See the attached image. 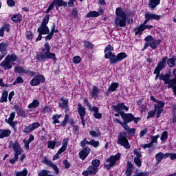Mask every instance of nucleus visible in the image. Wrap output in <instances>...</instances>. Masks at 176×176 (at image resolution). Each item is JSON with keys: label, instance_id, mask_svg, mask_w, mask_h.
Returning <instances> with one entry per match:
<instances>
[{"label": "nucleus", "instance_id": "f257e3e1", "mask_svg": "<svg viewBox=\"0 0 176 176\" xmlns=\"http://www.w3.org/2000/svg\"><path fill=\"white\" fill-rule=\"evenodd\" d=\"M35 58L38 61H45V60H53L54 61H57L56 54L50 52V45L49 43H46L44 45V48L41 52L36 53Z\"/></svg>", "mask_w": 176, "mask_h": 176}, {"label": "nucleus", "instance_id": "f03ea898", "mask_svg": "<svg viewBox=\"0 0 176 176\" xmlns=\"http://www.w3.org/2000/svg\"><path fill=\"white\" fill-rule=\"evenodd\" d=\"M116 17L114 21V24L116 27H126L127 25V14L123 12V10L120 8H117L116 10Z\"/></svg>", "mask_w": 176, "mask_h": 176}, {"label": "nucleus", "instance_id": "7ed1b4c3", "mask_svg": "<svg viewBox=\"0 0 176 176\" xmlns=\"http://www.w3.org/2000/svg\"><path fill=\"white\" fill-rule=\"evenodd\" d=\"M160 80H163L165 85H168V89H173V93L176 96V78L170 80L169 74H161Z\"/></svg>", "mask_w": 176, "mask_h": 176}, {"label": "nucleus", "instance_id": "20e7f679", "mask_svg": "<svg viewBox=\"0 0 176 176\" xmlns=\"http://www.w3.org/2000/svg\"><path fill=\"white\" fill-rule=\"evenodd\" d=\"M117 144L124 146L125 149H130V143H129V140H127V135L126 134V132L120 133Z\"/></svg>", "mask_w": 176, "mask_h": 176}, {"label": "nucleus", "instance_id": "39448f33", "mask_svg": "<svg viewBox=\"0 0 176 176\" xmlns=\"http://www.w3.org/2000/svg\"><path fill=\"white\" fill-rule=\"evenodd\" d=\"M120 115L122 119H123L124 123H130L131 122H134V123L138 124L141 120L140 118H135L131 113H124L123 112H120Z\"/></svg>", "mask_w": 176, "mask_h": 176}, {"label": "nucleus", "instance_id": "423d86ee", "mask_svg": "<svg viewBox=\"0 0 176 176\" xmlns=\"http://www.w3.org/2000/svg\"><path fill=\"white\" fill-rule=\"evenodd\" d=\"M120 157H121L120 153H118L116 155H111L109 159L107 160V163H109V164H104V168H107V170H109L111 167H113V166L116 164V162L120 160Z\"/></svg>", "mask_w": 176, "mask_h": 176}, {"label": "nucleus", "instance_id": "0eeeda50", "mask_svg": "<svg viewBox=\"0 0 176 176\" xmlns=\"http://www.w3.org/2000/svg\"><path fill=\"white\" fill-rule=\"evenodd\" d=\"M112 52H113V47L111 45H108L104 49V57L105 58L110 60V64H112L115 57V54Z\"/></svg>", "mask_w": 176, "mask_h": 176}, {"label": "nucleus", "instance_id": "6e6552de", "mask_svg": "<svg viewBox=\"0 0 176 176\" xmlns=\"http://www.w3.org/2000/svg\"><path fill=\"white\" fill-rule=\"evenodd\" d=\"M10 146L12 148L14 152V156H17L19 157V156L22 155L23 152H24L23 148H21V146L19 144V142L17 141H15L14 143L11 144Z\"/></svg>", "mask_w": 176, "mask_h": 176}, {"label": "nucleus", "instance_id": "1a4fd4ad", "mask_svg": "<svg viewBox=\"0 0 176 176\" xmlns=\"http://www.w3.org/2000/svg\"><path fill=\"white\" fill-rule=\"evenodd\" d=\"M165 103L163 101L158 100L154 105V109L157 113V118H160V115L163 113V108H164Z\"/></svg>", "mask_w": 176, "mask_h": 176}, {"label": "nucleus", "instance_id": "9d476101", "mask_svg": "<svg viewBox=\"0 0 176 176\" xmlns=\"http://www.w3.org/2000/svg\"><path fill=\"white\" fill-rule=\"evenodd\" d=\"M46 79L43 75L37 74L34 78L30 81L31 86H39L41 82V83H45Z\"/></svg>", "mask_w": 176, "mask_h": 176}, {"label": "nucleus", "instance_id": "9b49d317", "mask_svg": "<svg viewBox=\"0 0 176 176\" xmlns=\"http://www.w3.org/2000/svg\"><path fill=\"white\" fill-rule=\"evenodd\" d=\"M98 173V168L89 166L86 170L82 172V175L89 176V175H96Z\"/></svg>", "mask_w": 176, "mask_h": 176}, {"label": "nucleus", "instance_id": "f8f14e48", "mask_svg": "<svg viewBox=\"0 0 176 176\" xmlns=\"http://www.w3.org/2000/svg\"><path fill=\"white\" fill-rule=\"evenodd\" d=\"M40 126L41 124L39 122H34L30 126H25L23 131L28 134V133H32L34 130H36V129H38Z\"/></svg>", "mask_w": 176, "mask_h": 176}, {"label": "nucleus", "instance_id": "ddd939ff", "mask_svg": "<svg viewBox=\"0 0 176 176\" xmlns=\"http://www.w3.org/2000/svg\"><path fill=\"white\" fill-rule=\"evenodd\" d=\"M15 116H16V113L12 112L11 113L9 118L6 119V123L10 124V126H11V127H12L13 129H14V127H16V124H17V122L13 121L14 120Z\"/></svg>", "mask_w": 176, "mask_h": 176}, {"label": "nucleus", "instance_id": "4468645a", "mask_svg": "<svg viewBox=\"0 0 176 176\" xmlns=\"http://www.w3.org/2000/svg\"><path fill=\"white\" fill-rule=\"evenodd\" d=\"M127 57V54L124 52H121L118 54L117 56L115 55V57L113 59V62H111V64H116V63H119V61H122V60H124V58H126Z\"/></svg>", "mask_w": 176, "mask_h": 176}, {"label": "nucleus", "instance_id": "2eb2a0df", "mask_svg": "<svg viewBox=\"0 0 176 176\" xmlns=\"http://www.w3.org/2000/svg\"><path fill=\"white\" fill-rule=\"evenodd\" d=\"M167 56L164 57L162 60L160 61L154 71H157L158 72H160V71H163V69L164 68V67H166V61H167Z\"/></svg>", "mask_w": 176, "mask_h": 176}, {"label": "nucleus", "instance_id": "dca6fc26", "mask_svg": "<svg viewBox=\"0 0 176 176\" xmlns=\"http://www.w3.org/2000/svg\"><path fill=\"white\" fill-rule=\"evenodd\" d=\"M167 157H168V154H167V153L164 154L162 152L157 153L155 155V159L157 160V162L155 163V164L157 166L159 165V163H160L161 161L163 160V159H167Z\"/></svg>", "mask_w": 176, "mask_h": 176}, {"label": "nucleus", "instance_id": "f3484780", "mask_svg": "<svg viewBox=\"0 0 176 176\" xmlns=\"http://www.w3.org/2000/svg\"><path fill=\"white\" fill-rule=\"evenodd\" d=\"M90 148L85 147L84 149H82L80 153H79V156L80 158L82 160H85L87 156H89V153H90Z\"/></svg>", "mask_w": 176, "mask_h": 176}, {"label": "nucleus", "instance_id": "a211bd4d", "mask_svg": "<svg viewBox=\"0 0 176 176\" xmlns=\"http://www.w3.org/2000/svg\"><path fill=\"white\" fill-rule=\"evenodd\" d=\"M113 109L115 112H120L122 109H124V111H129V107L124 105V103H118L116 106H113Z\"/></svg>", "mask_w": 176, "mask_h": 176}, {"label": "nucleus", "instance_id": "6ab92c4d", "mask_svg": "<svg viewBox=\"0 0 176 176\" xmlns=\"http://www.w3.org/2000/svg\"><path fill=\"white\" fill-rule=\"evenodd\" d=\"M146 15H147V19L148 20H156V21H159V20H160V19L163 18V16L162 15H157L156 14H152V13H145Z\"/></svg>", "mask_w": 176, "mask_h": 176}, {"label": "nucleus", "instance_id": "aec40b11", "mask_svg": "<svg viewBox=\"0 0 176 176\" xmlns=\"http://www.w3.org/2000/svg\"><path fill=\"white\" fill-rule=\"evenodd\" d=\"M126 170L125 172V174L126 176H131L133 174V171H134V166H133V163L129 161L127 162L126 165Z\"/></svg>", "mask_w": 176, "mask_h": 176}, {"label": "nucleus", "instance_id": "412c9836", "mask_svg": "<svg viewBox=\"0 0 176 176\" xmlns=\"http://www.w3.org/2000/svg\"><path fill=\"white\" fill-rule=\"evenodd\" d=\"M11 62H10L8 58H5V60L1 63L0 67L3 68V69H12V64H10Z\"/></svg>", "mask_w": 176, "mask_h": 176}, {"label": "nucleus", "instance_id": "4be33fe9", "mask_svg": "<svg viewBox=\"0 0 176 176\" xmlns=\"http://www.w3.org/2000/svg\"><path fill=\"white\" fill-rule=\"evenodd\" d=\"M38 32L42 35H46L47 34H49L50 31L49 30V28L47 26L45 25H41L38 28Z\"/></svg>", "mask_w": 176, "mask_h": 176}, {"label": "nucleus", "instance_id": "5701e85b", "mask_svg": "<svg viewBox=\"0 0 176 176\" xmlns=\"http://www.w3.org/2000/svg\"><path fill=\"white\" fill-rule=\"evenodd\" d=\"M78 113L80 115V119H83V118H85V116L86 115V109H85V107H83L82 104H78Z\"/></svg>", "mask_w": 176, "mask_h": 176}, {"label": "nucleus", "instance_id": "b1692460", "mask_svg": "<svg viewBox=\"0 0 176 176\" xmlns=\"http://www.w3.org/2000/svg\"><path fill=\"white\" fill-rule=\"evenodd\" d=\"M61 103L59 104L60 108L63 109H65V112L67 113L68 111V100H65L63 98H60Z\"/></svg>", "mask_w": 176, "mask_h": 176}, {"label": "nucleus", "instance_id": "393cba45", "mask_svg": "<svg viewBox=\"0 0 176 176\" xmlns=\"http://www.w3.org/2000/svg\"><path fill=\"white\" fill-rule=\"evenodd\" d=\"M160 45V40H151V41L148 42V45L151 46V49H153L155 50V49H157V46Z\"/></svg>", "mask_w": 176, "mask_h": 176}, {"label": "nucleus", "instance_id": "a878e982", "mask_svg": "<svg viewBox=\"0 0 176 176\" xmlns=\"http://www.w3.org/2000/svg\"><path fill=\"white\" fill-rule=\"evenodd\" d=\"M100 89L96 86H94L92 87V93L90 94V96L92 98H97L98 97V94H100Z\"/></svg>", "mask_w": 176, "mask_h": 176}, {"label": "nucleus", "instance_id": "bb28decb", "mask_svg": "<svg viewBox=\"0 0 176 176\" xmlns=\"http://www.w3.org/2000/svg\"><path fill=\"white\" fill-rule=\"evenodd\" d=\"M12 134V131L9 129H0V138H5L6 137H9Z\"/></svg>", "mask_w": 176, "mask_h": 176}, {"label": "nucleus", "instance_id": "cd10ccee", "mask_svg": "<svg viewBox=\"0 0 176 176\" xmlns=\"http://www.w3.org/2000/svg\"><path fill=\"white\" fill-rule=\"evenodd\" d=\"M54 28H56V24H54L52 27L51 32L45 36V41H50L53 38V36L54 35V32L57 33L58 32V30L54 31Z\"/></svg>", "mask_w": 176, "mask_h": 176}, {"label": "nucleus", "instance_id": "c85d7f7f", "mask_svg": "<svg viewBox=\"0 0 176 176\" xmlns=\"http://www.w3.org/2000/svg\"><path fill=\"white\" fill-rule=\"evenodd\" d=\"M145 30V25H140L139 27H137L134 29L135 35H142V32H144Z\"/></svg>", "mask_w": 176, "mask_h": 176}, {"label": "nucleus", "instance_id": "c756f323", "mask_svg": "<svg viewBox=\"0 0 176 176\" xmlns=\"http://www.w3.org/2000/svg\"><path fill=\"white\" fill-rule=\"evenodd\" d=\"M160 4V0H150L148 2V6L151 9L153 10Z\"/></svg>", "mask_w": 176, "mask_h": 176}, {"label": "nucleus", "instance_id": "7c9ffc66", "mask_svg": "<svg viewBox=\"0 0 176 176\" xmlns=\"http://www.w3.org/2000/svg\"><path fill=\"white\" fill-rule=\"evenodd\" d=\"M14 72H16L17 74H28L29 71L24 67L17 66L14 69Z\"/></svg>", "mask_w": 176, "mask_h": 176}, {"label": "nucleus", "instance_id": "2f4dec72", "mask_svg": "<svg viewBox=\"0 0 176 176\" xmlns=\"http://www.w3.org/2000/svg\"><path fill=\"white\" fill-rule=\"evenodd\" d=\"M45 164H46L47 166H50V167H52L56 174H58V173H60V170H58V168H57V166L53 164L51 160H48V161Z\"/></svg>", "mask_w": 176, "mask_h": 176}, {"label": "nucleus", "instance_id": "473e14b6", "mask_svg": "<svg viewBox=\"0 0 176 176\" xmlns=\"http://www.w3.org/2000/svg\"><path fill=\"white\" fill-rule=\"evenodd\" d=\"M91 111H93V112H94V118H96V119H101V118H102V114L98 113V107H93L91 108Z\"/></svg>", "mask_w": 176, "mask_h": 176}, {"label": "nucleus", "instance_id": "72a5a7b5", "mask_svg": "<svg viewBox=\"0 0 176 176\" xmlns=\"http://www.w3.org/2000/svg\"><path fill=\"white\" fill-rule=\"evenodd\" d=\"M52 3L54 5H58V6H67V2L63 0H54Z\"/></svg>", "mask_w": 176, "mask_h": 176}, {"label": "nucleus", "instance_id": "f704fd0d", "mask_svg": "<svg viewBox=\"0 0 176 176\" xmlns=\"http://www.w3.org/2000/svg\"><path fill=\"white\" fill-rule=\"evenodd\" d=\"M100 16V13L97 11H91L88 14H87L86 17L88 19L90 17H98Z\"/></svg>", "mask_w": 176, "mask_h": 176}, {"label": "nucleus", "instance_id": "c9c22d12", "mask_svg": "<svg viewBox=\"0 0 176 176\" xmlns=\"http://www.w3.org/2000/svg\"><path fill=\"white\" fill-rule=\"evenodd\" d=\"M37 107H39V101L38 100H34L32 103H30L28 105V108L32 109V108H37Z\"/></svg>", "mask_w": 176, "mask_h": 176}, {"label": "nucleus", "instance_id": "e433bc0d", "mask_svg": "<svg viewBox=\"0 0 176 176\" xmlns=\"http://www.w3.org/2000/svg\"><path fill=\"white\" fill-rule=\"evenodd\" d=\"M119 87V84L117 82H113L109 87L108 91H115L116 89Z\"/></svg>", "mask_w": 176, "mask_h": 176}, {"label": "nucleus", "instance_id": "4c0bfd02", "mask_svg": "<svg viewBox=\"0 0 176 176\" xmlns=\"http://www.w3.org/2000/svg\"><path fill=\"white\" fill-rule=\"evenodd\" d=\"M0 52L1 54L6 56V43H0Z\"/></svg>", "mask_w": 176, "mask_h": 176}, {"label": "nucleus", "instance_id": "58836bf2", "mask_svg": "<svg viewBox=\"0 0 176 176\" xmlns=\"http://www.w3.org/2000/svg\"><path fill=\"white\" fill-rule=\"evenodd\" d=\"M6 58L11 63H14L17 60V56L16 54L8 55Z\"/></svg>", "mask_w": 176, "mask_h": 176}, {"label": "nucleus", "instance_id": "ea45409f", "mask_svg": "<svg viewBox=\"0 0 176 176\" xmlns=\"http://www.w3.org/2000/svg\"><path fill=\"white\" fill-rule=\"evenodd\" d=\"M167 65L170 68H173V67H174L175 65V58H168L167 60Z\"/></svg>", "mask_w": 176, "mask_h": 176}, {"label": "nucleus", "instance_id": "a19ab883", "mask_svg": "<svg viewBox=\"0 0 176 176\" xmlns=\"http://www.w3.org/2000/svg\"><path fill=\"white\" fill-rule=\"evenodd\" d=\"M6 101H8V91H4L2 94L0 102H6Z\"/></svg>", "mask_w": 176, "mask_h": 176}, {"label": "nucleus", "instance_id": "79ce46f5", "mask_svg": "<svg viewBox=\"0 0 176 176\" xmlns=\"http://www.w3.org/2000/svg\"><path fill=\"white\" fill-rule=\"evenodd\" d=\"M49 19H50V15L49 14L45 15L43 19V21L41 25H47V24L49 23Z\"/></svg>", "mask_w": 176, "mask_h": 176}, {"label": "nucleus", "instance_id": "37998d69", "mask_svg": "<svg viewBox=\"0 0 176 176\" xmlns=\"http://www.w3.org/2000/svg\"><path fill=\"white\" fill-rule=\"evenodd\" d=\"M62 115L59 114V115H54L52 117L53 119V124H56V123H60V121L58 120L59 118H61Z\"/></svg>", "mask_w": 176, "mask_h": 176}, {"label": "nucleus", "instance_id": "c03bdc74", "mask_svg": "<svg viewBox=\"0 0 176 176\" xmlns=\"http://www.w3.org/2000/svg\"><path fill=\"white\" fill-rule=\"evenodd\" d=\"M100 163H101V162L100 161V160L96 159V160H92V162H91L92 165L91 166L93 167L98 168V166H100Z\"/></svg>", "mask_w": 176, "mask_h": 176}, {"label": "nucleus", "instance_id": "a18cd8bd", "mask_svg": "<svg viewBox=\"0 0 176 176\" xmlns=\"http://www.w3.org/2000/svg\"><path fill=\"white\" fill-rule=\"evenodd\" d=\"M68 119H69V116L66 113L65 115L64 120L60 123V126H62L63 127H65V126H67V123L68 122Z\"/></svg>", "mask_w": 176, "mask_h": 176}, {"label": "nucleus", "instance_id": "49530a36", "mask_svg": "<svg viewBox=\"0 0 176 176\" xmlns=\"http://www.w3.org/2000/svg\"><path fill=\"white\" fill-rule=\"evenodd\" d=\"M56 147V142H53L52 140H49L47 142V148H50V149H54Z\"/></svg>", "mask_w": 176, "mask_h": 176}, {"label": "nucleus", "instance_id": "de8ad7c7", "mask_svg": "<svg viewBox=\"0 0 176 176\" xmlns=\"http://www.w3.org/2000/svg\"><path fill=\"white\" fill-rule=\"evenodd\" d=\"M27 174H28V170H27V168H24L23 171L18 172L16 176H27Z\"/></svg>", "mask_w": 176, "mask_h": 176}, {"label": "nucleus", "instance_id": "09e8293b", "mask_svg": "<svg viewBox=\"0 0 176 176\" xmlns=\"http://www.w3.org/2000/svg\"><path fill=\"white\" fill-rule=\"evenodd\" d=\"M12 21H14V23H19V21H21V15H14L12 18Z\"/></svg>", "mask_w": 176, "mask_h": 176}, {"label": "nucleus", "instance_id": "8fccbe9b", "mask_svg": "<svg viewBox=\"0 0 176 176\" xmlns=\"http://www.w3.org/2000/svg\"><path fill=\"white\" fill-rule=\"evenodd\" d=\"M159 137H160V135H156V136H151V145H153V144H157V138H159Z\"/></svg>", "mask_w": 176, "mask_h": 176}, {"label": "nucleus", "instance_id": "3c124183", "mask_svg": "<svg viewBox=\"0 0 176 176\" xmlns=\"http://www.w3.org/2000/svg\"><path fill=\"white\" fill-rule=\"evenodd\" d=\"M155 113H156V111H155V109L154 110H151L148 111L147 119H151V118H153V116H155Z\"/></svg>", "mask_w": 176, "mask_h": 176}, {"label": "nucleus", "instance_id": "603ef678", "mask_svg": "<svg viewBox=\"0 0 176 176\" xmlns=\"http://www.w3.org/2000/svg\"><path fill=\"white\" fill-rule=\"evenodd\" d=\"M134 163L136 164V166L138 167H141L142 163H141V159L140 158L135 157Z\"/></svg>", "mask_w": 176, "mask_h": 176}, {"label": "nucleus", "instance_id": "864d4df0", "mask_svg": "<svg viewBox=\"0 0 176 176\" xmlns=\"http://www.w3.org/2000/svg\"><path fill=\"white\" fill-rule=\"evenodd\" d=\"M17 83H24V80H23V78L18 77L16 78V80L13 82L14 85H17Z\"/></svg>", "mask_w": 176, "mask_h": 176}, {"label": "nucleus", "instance_id": "5fc2aeb1", "mask_svg": "<svg viewBox=\"0 0 176 176\" xmlns=\"http://www.w3.org/2000/svg\"><path fill=\"white\" fill-rule=\"evenodd\" d=\"M168 137V134L167 133V131L163 132V133L161 135V140L162 141H166Z\"/></svg>", "mask_w": 176, "mask_h": 176}, {"label": "nucleus", "instance_id": "6e6d98bb", "mask_svg": "<svg viewBox=\"0 0 176 176\" xmlns=\"http://www.w3.org/2000/svg\"><path fill=\"white\" fill-rule=\"evenodd\" d=\"M81 60L82 59L80 58V56H74L73 58V63H74V64H79Z\"/></svg>", "mask_w": 176, "mask_h": 176}, {"label": "nucleus", "instance_id": "4d7b16f0", "mask_svg": "<svg viewBox=\"0 0 176 176\" xmlns=\"http://www.w3.org/2000/svg\"><path fill=\"white\" fill-rule=\"evenodd\" d=\"M90 135H91V137H98L99 135H100L101 134L100 133V132L98 131H92L89 132Z\"/></svg>", "mask_w": 176, "mask_h": 176}, {"label": "nucleus", "instance_id": "13d9d810", "mask_svg": "<svg viewBox=\"0 0 176 176\" xmlns=\"http://www.w3.org/2000/svg\"><path fill=\"white\" fill-rule=\"evenodd\" d=\"M84 46L85 47H89V49H93L94 47V45H93L89 41H86L84 44Z\"/></svg>", "mask_w": 176, "mask_h": 176}, {"label": "nucleus", "instance_id": "bf43d9fd", "mask_svg": "<svg viewBox=\"0 0 176 176\" xmlns=\"http://www.w3.org/2000/svg\"><path fill=\"white\" fill-rule=\"evenodd\" d=\"M127 124V122H122V124H121L125 131H129L130 130V126H129Z\"/></svg>", "mask_w": 176, "mask_h": 176}, {"label": "nucleus", "instance_id": "052dcab7", "mask_svg": "<svg viewBox=\"0 0 176 176\" xmlns=\"http://www.w3.org/2000/svg\"><path fill=\"white\" fill-rule=\"evenodd\" d=\"M100 142L98 141H95V140H91L89 142V145H92L95 148L97 147L99 145Z\"/></svg>", "mask_w": 176, "mask_h": 176}, {"label": "nucleus", "instance_id": "680f3d73", "mask_svg": "<svg viewBox=\"0 0 176 176\" xmlns=\"http://www.w3.org/2000/svg\"><path fill=\"white\" fill-rule=\"evenodd\" d=\"M26 38L30 40L32 39V38H34V34H32L31 31H28L26 34Z\"/></svg>", "mask_w": 176, "mask_h": 176}, {"label": "nucleus", "instance_id": "e2e57ef3", "mask_svg": "<svg viewBox=\"0 0 176 176\" xmlns=\"http://www.w3.org/2000/svg\"><path fill=\"white\" fill-rule=\"evenodd\" d=\"M18 160H19V157H17V155H14V158L10 160V164H14V163H16V162H17Z\"/></svg>", "mask_w": 176, "mask_h": 176}, {"label": "nucleus", "instance_id": "0e129e2a", "mask_svg": "<svg viewBox=\"0 0 176 176\" xmlns=\"http://www.w3.org/2000/svg\"><path fill=\"white\" fill-rule=\"evenodd\" d=\"M149 173L146 172H140L138 173H136L135 175H133V176H148Z\"/></svg>", "mask_w": 176, "mask_h": 176}, {"label": "nucleus", "instance_id": "69168bd1", "mask_svg": "<svg viewBox=\"0 0 176 176\" xmlns=\"http://www.w3.org/2000/svg\"><path fill=\"white\" fill-rule=\"evenodd\" d=\"M7 5L8 6H10V8H13V6H14V5H16V3H14V1H13V0H8Z\"/></svg>", "mask_w": 176, "mask_h": 176}, {"label": "nucleus", "instance_id": "338daca9", "mask_svg": "<svg viewBox=\"0 0 176 176\" xmlns=\"http://www.w3.org/2000/svg\"><path fill=\"white\" fill-rule=\"evenodd\" d=\"M148 134V129H144L140 131V137H144V135H146Z\"/></svg>", "mask_w": 176, "mask_h": 176}, {"label": "nucleus", "instance_id": "774afa93", "mask_svg": "<svg viewBox=\"0 0 176 176\" xmlns=\"http://www.w3.org/2000/svg\"><path fill=\"white\" fill-rule=\"evenodd\" d=\"M168 157H170L171 160H175L176 153H167Z\"/></svg>", "mask_w": 176, "mask_h": 176}]
</instances>
